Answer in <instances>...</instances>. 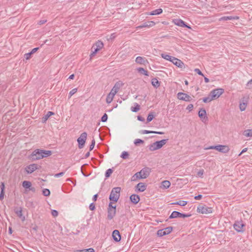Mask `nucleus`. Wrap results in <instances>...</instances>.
Returning a JSON list of instances; mask_svg holds the SVG:
<instances>
[{"mask_svg":"<svg viewBox=\"0 0 252 252\" xmlns=\"http://www.w3.org/2000/svg\"><path fill=\"white\" fill-rule=\"evenodd\" d=\"M168 139H162L160 141H156L151 144H150L149 147V149L151 151H154L160 149L163 145H164L167 141Z\"/></svg>","mask_w":252,"mask_h":252,"instance_id":"1","label":"nucleus"},{"mask_svg":"<svg viewBox=\"0 0 252 252\" xmlns=\"http://www.w3.org/2000/svg\"><path fill=\"white\" fill-rule=\"evenodd\" d=\"M121 189L120 187L114 188L112 189L109 196V199L111 201L117 202L120 196Z\"/></svg>","mask_w":252,"mask_h":252,"instance_id":"2","label":"nucleus"},{"mask_svg":"<svg viewBox=\"0 0 252 252\" xmlns=\"http://www.w3.org/2000/svg\"><path fill=\"white\" fill-rule=\"evenodd\" d=\"M103 47V43L102 42L98 40L97 41L94 45L92 48V52L90 54V58L92 59L96 53L99 51Z\"/></svg>","mask_w":252,"mask_h":252,"instance_id":"3","label":"nucleus"},{"mask_svg":"<svg viewBox=\"0 0 252 252\" xmlns=\"http://www.w3.org/2000/svg\"><path fill=\"white\" fill-rule=\"evenodd\" d=\"M206 150H209V149H215L220 152H221L222 153H227L229 149L228 146H225V145H217V146H211L208 148H205Z\"/></svg>","mask_w":252,"mask_h":252,"instance_id":"4","label":"nucleus"},{"mask_svg":"<svg viewBox=\"0 0 252 252\" xmlns=\"http://www.w3.org/2000/svg\"><path fill=\"white\" fill-rule=\"evenodd\" d=\"M197 212L201 214H210L212 212V208L207 205H199L197 209Z\"/></svg>","mask_w":252,"mask_h":252,"instance_id":"5","label":"nucleus"},{"mask_svg":"<svg viewBox=\"0 0 252 252\" xmlns=\"http://www.w3.org/2000/svg\"><path fill=\"white\" fill-rule=\"evenodd\" d=\"M223 92V89L219 88L211 91L209 94L211 96V98L213 99H215L219 97L222 94Z\"/></svg>","mask_w":252,"mask_h":252,"instance_id":"6","label":"nucleus"},{"mask_svg":"<svg viewBox=\"0 0 252 252\" xmlns=\"http://www.w3.org/2000/svg\"><path fill=\"white\" fill-rule=\"evenodd\" d=\"M87 134L86 132H83L80 137L77 139V141L78 143V148L82 149L84 146L85 143L87 139Z\"/></svg>","mask_w":252,"mask_h":252,"instance_id":"7","label":"nucleus"},{"mask_svg":"<svg viewBox=\"0 0 252 252\" xmlns=\"http://www.w3.org/2000/svg\"><path fill=\"white\" fill-rule=\"evenodd\" d=\"M191 216V214H183L179 212L174 211H173L169 217V219H174L177 218H187Z\"/></svg>","mask_w":252,"mask_h":252,"instance_id":"8","label":"nucleus"},{"mask_svg":"<svg viewBox=\"0 0 252 252\" xmlns=\"http://www.w3.org/2000/svg\"><path fill=\"white\" fill-rule=\"evenodd\" d=\"M41 151L42 150L41 149L35 150L31 155V158L32 159V160H36L42 158V157H41L42 156Z\"/></svg>","mask_w":252,"mask_h":252,"instance_id":"9","label":"nucleus"},{"mask_svg":"<svg viewBox=\"0 0 252 252\" xmlns=\"http://www.w3.org/2000/svg\"><path fill=\"white\" fill-rule=\"evenodd\" d=\"M172 230L173 227L172 226H169L164 229L158 230L157 231V235L159 237H161L170 233Z\"/></svg>","mask_w":252,"mask_h":252,"instance_id":"10","label":"nucleus"},{"mask_svg":"<svg viewBox=\"0 0 252 252\" xmlns=\"http://www.w3.org/2000/svg\"><path fill=\"white\" fill-rule=\"evenodd\" d=\"M151 172V168L149 167L143 168L139 172V174H140V177L142 179H146L149 176Z\"/></svg>","mask_w":252,"mask_h":252,"instance_id":"11","label":"nucleus"},{"mask_svg":"<svg viewBox=\"0 0 252 252\" xmlns=\"http://www.w3.org/2000/svg\"><path fill=\"white\" fill-rule=\"evenodd\" d=\"M177 97L178 99L185 101H190L192 100L191 97L189 95L182 92L178 93Z\"/></svg>","mask_w":252,"mask_h":252,"instance_id":"12","label":"nucleus"},{"mask_svg":"<svg viewBox=\"0 0 252 252\" xmlns=\"http://www.w3.org/2000/svg\"><path fill=\"white\" fill-rule=\"evenodd\" d=\"M123 85V83L121 81L117 82L111 90L110 93H111L112 94H113L115 95Z\"/></svg>","mask_w":252,"mask_h":252,"instance_id":"13","label":"nucleus"},{"mask_svg":"<svg viewBox=\"0 0 252 252\" xmlns=\"http://www.w3.org/2000/svg\"><path fill=\"white\" fill-rule=\"evenodd\" d=\"M39 169V166L36 164H32L25 168V170L28 174H31L36 169Z\"/></svg>","mask_w":252,"mask_h":252,"instance_id":"14","label":"nucleus"},{"mask_svg":"<svg viewBox=\"0 0 252 252\" xmlns=\"http://www.w3.org/2000/svg\"><path fill=\"white\" fill-rule=\"evenodd\" d=\"M171 62H172L174 64L181 68H183L184 67H185V64L184 63L180 60L178 59L175 57H173L172 60H171Z\"/></svg>","mask_w":252,"mask_h":252,"instance_id":"15","label":"nucleus"},{"mask_svg":"<svg viewBox=\"0 0 252 252\" xmlns=\"http://www.w3.org/2000/svg\"><path fill=\"white\" fill-rule=\"evenodd\" d=\"M135 62L138 64L143 65H146L149 63L148 60L145 57L141 56H138L136 58Z\"/></svg>","mask_w":252,"mask_h":252,"instance_id":"16","label":"nucleus"},{"mask_svg":"<svg viewBox=\"0 0 252 252\" xmlns=\"http://www.w3.org/2000/svg\"><path fill=\"white\" fill-rule=\"evenodd\" d=\"M112 236L115 241L118 242L121 240V237L118 230H114L112 233Z\"/></svg>","mask_w":252,"mask_h":252,"instance_id":"17","label":"nucleus"},{"mask_svg":"<svg viewBox=\"0 0 252 252\" xmlns=\"http://www.w3.org/2000/svg\"><path fill=\"white\" fill-rule=\"evenodd\" d=\"M174 23L176 25L182 27H186L188 29L191 28L190 26H188L184 21L181 19H175L174 20Z\"/></svg>","mask_w":252,"mask_h":252,"instance_id":"18","label":"nucleus"},{"mask_svg":"<svg viewBox=\"0 0 252 252\" xmlns=\"http://www.w3.org/2000/svg\"><path fill=\"white\" fill-rule=\"evenodd\" d=\"M155 25V23L154 21H147L143 23V24L138 26L137 29H142L145 27H152Z\"/></svg>","mask_w":252,"mask_h":252,"instance_id":"19","label":"nucleus"},{"mask_svg":"<svg viewBox=\"0 0 252 252\" xmlns=\"http://www.w3.org/2000/svg\"><path fill=\"white\" fill-rule=\"evenodd\" d=\"M116 209H108L107 219L109 220H112L115 216Z\"/></svg>","mask_w":252,"mask_h":252,"instance_id":"20","label":"nucleus"},{"mask_svg":"<svg viewBox=\"0 0 252 252\" xmlns=\"http://www.w3.org/2000/svg\"><path fill=\"white\" fill-rule=\"evenodd\" d=\"M244 226V225L241 222L237 221L234 223V228L237 231L241 232Z\"/></svg>","mask_w":252,"mask_h":252,"instance_id":"21","label":"nucleus"},{"mask_svg":"<svg viewBox=\"0 0 252 252\" xmlns=\"http://www.w3.org/2000/svg\"><path fill=\"white\" fill-rule=\"evenodd\" d=\"M130 200L134 204H136L140 200V197L139 195L133 194L130 196Z\"/></svg>","mask_w":252,"mask_h":252,"instance_id":"22","label":"nucleus"},{"mask_svg":"<svg viewBox=\"0 0 252 252\" xmlns=\"http://www.w3.org/2000/svg\"><path fill=\"white\" fill-rule=\"evenodd\" d=\"M146 185L144 183H139L136 186V188L140 192H143L146 189Z\"/></svg>","mask_w":252,"mask_h":252,"instance_id":"23","label":"nucleus"},{"mask_svg":"<svg viewBox=\"0 0 252 252\" xmlns=\"http://www.w3.org/2000/svg\"><path fill=\"white\" fill-rule=\"evenodd\" d=\"M15 213L16 214L18 217L21 219L22 221H25V217L23 215L22 209L21 208H20L19 210L15 209Z\"/></svg>","mask_w":252,"mask_h":252,"instance_id":"24","label":"nucleus"},{"mask_svg":"<svg viewBox=\"0 0 252 252\" xmlns=\"http://www.w3.org/2000/svg\"><path fill=\"white\" fill-rule=\"evenodd\" d=\"M140 133L142 134H149V133H156L158 134H164V132L161 131H150L148 130H141L139 132Z\"/></svg>","mask_w":252,"mask_h":252,"instance_id":"25","label":"nucleus"},{"mask_svg":"<svg viewBox=\"0 0 252 252\" xmlns=\"http://www.w3.org/2000/svg\"><path fill=\"white\" fill-rule=\"evenodd\" d=\"M54 113L51 111H48L47 113L42 118V122L44 123L46 122L48 119L52 115H54Z\"/></svg>","mask_w":252,"mask_h":252,"instance_id":"26","label":"nucleus"},{"mask_svg":"<svg viewBox=\"0 0 252 252\" xmlns=\"http://www.w3.org/2000/svg\"><path fill=\"white\" fill-rule=\"evenodd\" d=\"M152 85L156 88H158L160 86V82L157 80V78H153L151 80Z\"/></svg>","mask_w":252,"mask_h":252,"instance_id":"27","label":"nucleus"},{"mask_svg":"<svg viewBox=\"0 0 252 252\" xmlns=\"http://www.w3.org/2000/svg\"><path fill=\"white\" fill-rule=\"evenodd\" d=\"M41 153H42V155L41 156V157H42V158H43L51 156L52 154V152L51 151H49V150H42Z\"/></svg>","mask_w":252,"mask_h":252,"instance_id":"28","label":"nucleus"},{"mask_svg":"<svg viewBox=\"0 0 252 252\" xmlns=\"http://www.w3.org/2000/svg\"><path fill=\"white\" fill-rule=\"evenodd\" d=\"M162 9L161 8H158L156 10H154L152 11H151L149 15H159L161 14L162 12Z\"/></svg>","mask_w":252,"mask_h":252,"instance_id":"29","label":"nucleus"},{"mask_svg":"<svg viewBox=\"0 0 252 252\" xmlns=\"http://www.w3.org/2000/svg\"><path fill=\"white\" fill-rule=\"evenodd\" d=\"M114 96H115L114 94H112V93L110 92L109 94L107 96V97L106 99V102L107 103H111L112 101Z\"/></svg>","mask_w":252,"mask_h":252,"instance_id":"30","label":"nucleus"},{"mask_svg":"<svg viewBox=\"0 0 252 252\" xmlns=\"http://www.w3.org/2000/svg\"><path fill=\"white\" fill-rule=\"evenodd\" d=\"M22 186L24 188L29 189L32 186V183L30 181H24L22 183Z\"/></svg>","mask_w":252,"mask_h":252,"instance_id":"31","label":"nucleus"},{"mask_svg":"<svg viewBox=\"0 0 252 252\" xmlns=\"http://www.w3.org/2000/svg\"><path fill=\"white\" fill-rule=\"evenodd\" d=\"M137 70L139 73L143 74L145 76H149L148 72L147 70H145L143 68L139 67V68H137Z\"/></svg>","mask_w":252,"mask_h":252,"instance_id":"32","label":"nucleus"},{"mask_svg":"<svg viewBox=\"0 0 252 252\" xmlns=\"http://www.w3.org/2000/svg\"><path fill=\"white\" fill-rule=\"evenodd\" d=\"M161 185L163 188L167 189L170 187L171 184L169 181L165 180L162 182Z\"/></svg>","mask_w":252,"mask_h":252,"instance_id":"33","label":"nucleus"},{"mask_svg":"<svg viewBox=\"0 0 252 252\" xmlns=\"http://www.w3.org/2000/svg\"><path fill=\"white\" fill-rule=\"evenodd\" d=\"M235 19H238V17H234L233 16H223L220 18V20L226 21V20H231Z\"/></svg>","mask_w":252,"mask_h":252,"instance_id":"34","label":"nucleus"},{"mask_svg":"<svg viewBox=\"0 0 252 252\" xmlns=\"http://www.w3.org/2000/svg\"><path fill=\"white\" fill-rule=\"evenodd\" d=\"M206 115V111L204 109H201L198 112V116L200 118H203Z\"/></svg>","mask_w":252,"mask_h":252,"instance_id":"35","label":"nucleus"},{"mask_svg":"<svg viewBox=\"0 0 252 252\" xmlns=\"http://www.w3.org/2000/svg\"><path fill=\"white\" fill-rule=\"evenodd\" d=\"M161 56L162 58L164 59H165L167 61H169L171 62V60H172L173 57H172L169 55L166 54H162L161 55Z\"/></svg>","mask_w":252,"mask_h":252,"instance_id":"36","label":"nucleus"},{"mask_svg":"<svg viewBox=\"0 0 252 252\" xmlns=\"http://www.w3.org/2000/svg\"><path fill=\"white\" fill-rule=\"evenodd\" d=\"M244 135L247 137L252 136V129H247L244 131Z\"/></svg>","mask_w":252,"mask_h":252,"instance_id":"37","label":"nucleus"},{"mask_svg":"<svg viewBox=\"0 0 252 252\" xmlns=\"http://www.w3.org/2000/svg\"><path fill=\"white\" fill-rule=\"evenodd\" d=\"M154 116H155L154 114V112L150 113L147 117V122L148 123V122L152 121L153 120V119H154Z\"/></svg>","mask_w":252,"mask_h":252,"instance_id":"38","label":"nucleus"},{"mask_svg":"<svg viewBox=\"0 0 252 252\" xmlns=\"http://www.w3.org/2000/svg\"><path fill=\"white\" fill-rule=\"evenodd\" d=\"M187 204V201H183V200H180L179 201H178L177 202L173 203V204H176L178 205L181 206H184Z\"/></svg>","mask_w":252,"mask_h":252,"instance_id":"39","label":"nucleus"},{"mask_svg":"<svg viewBox=\"0 0 252 252\" xmlns=\"http://www.w3.org/2000/svg\"><path fill=\"white\" fill-rule=\"evenodd\" d=\"M113 172V170L111 168H109L108 169H107L105 172V176L106 177V178H109L111 174Z\"/></svg>","mask_w":252,"mask_h":252,"instance_id":"40","label":"nucleus"},{"mask_svg":"<svg viewBox=\"0 0 252 252\" xmlns=\"http://www.w3.org/2000/svg\"><path fill=\"white\" fill-rule=\"evenodd\" d=\"M140 174H139V172H138L136 173L132 177V181H135L137 179H141L140 177Z\"/></svg>","mask_w":252,"mask_h":252,"instance_id":"41","label":"nucleus"},{"mask_svg":"<svg viewBox=\"0 0 252 252\" xmlns=\"http://www.w3.org/2000/svg\"><path fill=\"white\" fill-rule=\"evenodd\" d=\"M42 194L45 196H48L50 194V191L47 189H45L42 190Z\"/></svg>","mask_w":252,"mask_h":252,"instance_id":"42","label":"nucleus"},{"mask_svg":"<svg viewBox=\"0 0 252 252\" xmlns=\"http://www.w3.org/2000/svg\"><path fill=\"white\" fill-rule=\"evenodd\" d=\"M140 109V105L138 104L137 103H135V107H132L131 108V110L132 111L136 112H137Z\"/></svg>","mask_w":252,"mask_h":252,"instance_id":"43","label":"nucleus"},{"mask_svg":"<svg viewBox=\"0 0 252 252\" xmlns=\"http://www.w3.org/2000/svg\"><path fill=\"white\" fill-rule=\"evenodd\" d=\"M144 141L140 139H136L134 141V144L136 146H138L139 144H143Z\"/></svg>","mask_w":252,"mask_h":252,"instance_id":"44","label":"nucleus"},{"mask_svg":"<svg viewBox=\"0 0 252 252\" xmlns=\"http://www.w3.org/2000/svg\"><path fill=\"white\" fill-rule=\"evenodd\" d=\"M212 100L213 99L211 98V96L210 95L208 97H204L203 98V101L205 103L209 102Z\"/></svg>","mask_w":252,"mask_h":252,"instance_id":"45","label":"nucleus"},{"mask_svg":"<svg viewBox=\"0 0 252 252\" xmlns=\"http://www.w3.org/2000/svg\"><path fill=\"white\" fill-rule=\"evenodd\" d=\"M128 155H129V154H128V152L124 151L122 153V154L121 155V157L123 159H126L128 158Z\"/></svg>","mask_w":252,"mask_h":252,"instance_id":"46","label":"nucleus"},{"mask_svg":"<svg viewBox=\"0 0 252 252\" xmlns=\"http://www.w3.org/2000/svg\"><path fill=\"white\" fill-rule=\"evenodd\" d=\"M246 103L243 102L240 104L239 108L241 111L245 110L246 108Z\"/></svg>","mask_w":252,"mask_h":252,"instance_id":"47","label":"nucleus"},{"mask_svg":"<svg viewBox=\"0 0 252 252\" xmlns=\"http://www.w3.org/2000/svg\"><path fill=\"white\" fill-rule=\"evenodd\" d=\"M77 91V88H74L73 89H72L71 91H70V92L69 93V98H70L71 96L73 95L75 93H76Z\"/></svg>","mask_w":252,"mask_h":252,"instance_id":"48","label":"nucleus"},{"mask_svg":"<svg viewBox=\"0 0 252 252\" xmlns=\"http://www.w3.org/2000/svg\"><path fill=\"white\" fill-rule=\"evenodd\" d=\"M107 119H108V116L106 113H105L101 117V121L102 122H105L107 121Z\"/></svg>","mask_w":252,"mask_h":252,"instance_id":"49","label":"nucleus"},{"mask_svg":"<svg viewBox=\"0 0 252 252\" xmlns=\"http://www.w3.org/2000/svg\"><path fill=\"white\" fill-rule=\"evenodd\" d=\"M32 55L30 52V53H26L24 55V58L27 60H29L31 58V56Z\"/></svg>","mask_w":252,"mask_h":252,"instance_id":"50","label":"nucleus"},{"mask_svg":"<svg viewBox=\"0 0 252 252\" xmlns=\"http://www.w3.org/2000/svg\"><path fill=\"white\" fill-rule=\"evenodd\" d=\"M95 145V140L93 139L92 141L91 144L90 146V151L93 150Z\"/></svg>","mask_w":252,"mask_h":252,"instance_id":"51","label":"nucleus"},{"mask_svg":"<svg viewBox=\"0 0 252 252\" xmlns=\"http://www.w3.org/2000/svg\"><path fill=\"white\" fill-rule=\"evenodd\" d=\"M247 88L249 89H251L252 88V82H251V80L248 82L246 84Z\"/></svg>","mask_w":252,"mask_h":252,"instance_id":"52","label":"nucleus"},{"mask_svg":"<svg viewBox=\"0 0 252 252\" xmlns=\"http://www.w3.org/2000/svg\"><path fill=\"white\" fill-rule=\"evenodd\" d=\"M203 173H204V170L202 169H200L198 171L197 175L199 177H202V175H203Z\"/></svg>","mask_w":252,"mask_h":252,"instance_id":"53","label":"nucleus"},{"mask_svg":"<svg viewBox=\"0 0 252 252\" xmlns=\"http://www.w3.org/2000/svg\"><path fill=\"white\" fill-rule=\"evenodd\" d=\"M51 214L53 217H57L58 215V212L55 210H52Z\"/></svg>","mask_w":252,"mask_h":252,"instance_id":"54","label":"nucleus"},{"mask_svg":"<svg viewBox=\"0 0 252 252\" xmlns=\"http://www.w3.org/2000/svg\"><path fill=\"white\" fill-rule=\"evenodd\" d=\"M194 72H195L196 73H197L198 74H199L200 75L204 76L203 74L198 68H195L194 69Z\"/></svg>","mask_w":252,"mask_h":252,"instance_id":"55","label":"nucleus"},{"mask_svg":"<svg viewBox=\"0 0 252 252\" xmlns=\"http://www.w3.org/2000/svg\"><path fill=\"white\" fill-rule=\"evenodd\" d=\"M89 209L91 211H93L95 209V205L94 203H92L90 204V205L89 206Z\"/></svg>","mask_w":252,"mask_h":252,"instance_id":"56","label":"nucleus"},{"mask_svg":"<svg viewBox=\"0 0 252 252\" xmlns=\"http://www.w3.org/2000/svg\"><path fill=\"white\" fill-rule=\"evenodd\" d=\"M64 172H60V173H57V174H56L55 175H54V177H56V178H58V177H60L61 176H62L64 175Z\"/></svg>","mask_w":252,"mask_h":252,"instance_id":"57","label":"nucleus"},{"mask_svg":"<svg viewBox=\"0 0 252 252\" xmlns=\"http://www.w3.org/2000/svg\"><path fill=\"white\" fill-rule=\"evenodd\" d=\"M112 204L113 203H112V202H110L109 203L108 209H116V206H113L112 205Z\"/></svg>","mask_w":252,"mask_h":252,"instance_id":"58","label":"nucleus"},{"mask_svg":"<svg viewBox=\"0 0 252 252\" xmlns=\"http://www.w3.org/2000/svg\"><path fill=\"white\" fill-rule=\"evenodd\" d=\"M4 188H5V186H4V183L1 182V184L0 185V190H1L0 191H4Z\"/></svg>","mask_w":252,"mask_h":252,"instance_id":"59","label":"nucleus"},{"mask_svg":"<svg viewBox=\"0 0 252 252\" xmlns=\"http://www.w3.org/2000/svg\"><path fill=\"white\" fill-rule=\"evenodd\" d=\"M137 119H138V120H139L140 121H141V122H144L145 121L144 118H143V117H142L140 115H139V116H137Z\"/></svg>","mask_w":252,"mask_h":252,"instance_id":"60","label":"nucleus"},{"mask_svg":"<svg viewBox=\"0 0 252 252\" xmlns=\"http://www.w3.org/2000/svg\"><path fill=\"white\" fill-rule=\"evenodd\" d=\"M85 252H94V250L93 248L84 249Z\"/></svg>","mask_w":252,"mask_h":252,"instance_id":"61","label":"nucleus"},{"mask_svg":"<svg viewBox=\"0 0 252 252\" xmlns=\"http://www.w3.org/2000/svg\"><path fill=\"white\" fill-rule=\"evenodd\" d=\"M193 107V105L191 104H190L188 106L187 109L189 110V111H191Z\"/></svg>","mask_w":252,"mask_h":252,"instance_id":"62","label":"nucleus"},{"mask_svg":"<svg viewBox=\"0 0 252 252\" xmlns=\"http://www.w3.org/2000/svg\"><path fill=\"white\" fill-rule=\"evenodd\" d=\"M39 49V47H36V48H34L33 49H32V51H31V52L32 53V54H33L34 53H35Z\"/></svg>","mask_w":252,"mask_h":252,"instance_id":"63","label":"nucleus"},{"mask_svg":"<svg viewBox=\"0 0 252 252\" xmlns=\"http://www.w3.org/2000/svg\"><path fill=\"white\" fill-rule=\"evenodd\" d=\"M202 195H201V194H199V195H198L197 196H195L194 197V199L195 200H200V199H201L202 198Z\"/></svg>","mask_w":252,"mask_h":252,"instance_id":"64","label":"nucleus"}]
</instances>
